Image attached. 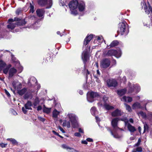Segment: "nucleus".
<instances>
[{
  "label": "nucleus",
  "instance_id": "36",
  "mask_svg": "<svg viewBox=\"0 0 152 152\" xmlns=\"http://www.w3.org/2000/svg\"><path fill=\"white\" fill-rule=\"evenodd\" d=\"M26 88H24L21 90H18L17 92L20 95L22 96L26 92Z\"/></svg>",
  "mask_w": 152,
  "mask_h": 152
},
{
  "label": "nucleus",
  "instance_id": "27",
  "mask_svg": "<svg viewBox=\"0 0 152 152\" xmlns=\"http://www.w3.org/2000/svg\"><path fill=\"white\" fill-rule=\"evenodd\" d=\"M121 100L124 102H130L132 100V98L129 96H124L122 98H121Z\"/></svg>",
  "mask_w": 152,
  "mask_h": 152
},
{
  "label": "nucleus",
  "instance_id": "35",
  "mask_svg": "<svg viewBox=\"0 0 152 152\" xmlns=\"http://www.w3.org/2000/svg\"><path fill=\"white\" fill-rule=\"evenodd\" d=\"M23 97L25 99H28L29 98L31 99L32 98V96L31 92L28 91L26 92L24 96Z\"/></svg>",
  "mask_w": 152,
  "mask_h": 152
},
{
  "label": "nucleus",
  "instance_id": "24",
  "mask_svg": "<svg viewBox=\"0 0 152 152\" xmlns=\"http://www.w3.org/2000/svg\"><path fill=\"white\" fill-rule=\"evenodd\" d=\"M122 113H123V112H122L120 110L117 109L112 112L111 115L113 117L120 116L122 114Z\"/></svg>",
  "mask_w": 152,
  "mask_h": 152
},
{
  "label": "nucleus",
  "instance_id": "58",
  "mask_svg": "<svg viewBox=\"0 0 152 152\" xmlns=\"http://www.w3.org/2000/svg\"><path fill=\"white\" fill-rule=\"evenodd\" d=\"M95 81L98 84L100 83V80L97 77H95Z\"/></svg>",
  "mask_w": 152,
  "mask_h": 152
},
{
  "label": "nucleus",
  "instance_id": "10",
  "mask_svg": "<svg viewBox=\"0 0 152 152\" xmlns=\"http://www.w3.org/2000/svg\"><path fill=\"white\" fill-rule=\"evenodd\" d=\"M100 97L97 93L94 92H89L87 94V98L88 101L90 102H92L94 101V98L96 97L98 98Z\"/></svg>",
  "mask_w": 152,
  "mask_h": 152
},
{
  "label": "nucleus",
  "instance_id": "59",
  "mask_svg": "<svg viewBox=\"0 0 152 152\" xmlns=\"http://www.w3.org/2000/svg\"><path fill=\"white\" fill-rule=\"evenodd\" d=\"M86 140L87 141L89 142H93V140L91 138H88L86 139Z\"/></svg>",
  "mask_w": 152,
  "mask_h": 152
},
{
  "label": "nucleus",
  "instance_id": "29",
  "mask_svg": "<svg viewBox=\"0 0 152 152\" xmlns=\"http://www.w3.org/2000/svg\"><path fill=\"white\" fill-rule=\"evenodd\" d=\"M29 7L30 8L29 12L30 13H33L35 11V4L32 1L29 3Z\"/></svg>",
  "mask_w": 152,
  "mask_h": 152
},
{
  "label": "nucleus",
  "instance_id": "34",
  "mask_svg": "<svg viewBox=\"0 0 152 152\" xmlns=\"http://www.w3.org/2000/svg\"><path fill=\"white\" fill-rule=\"evenodd\" d=\"M11 66L10 64H9L6 65L5 67L3 68V72L5 74H7L8 73V71L10 69V68Z\"/></svg>",
  "mask_w": 152,
  "mask_h": 152
},
{
  "label": "nucleus",
  "instance_id": "61",
  "mask_svg": "<svg viewBox=\"0 0 152 152\" xmlns=\"http://www.w3.org/2000/svg\"><path fill=\"white\" fill-rule=\"evenodd\" d=\"M83 88L85 89H87L88 88V87L87 86V84L86 83L84 85H83Z\"/></svg>",
  "mask_w": 152,
  "mask_h": 152
},
{
  "label": "nucleus",
  "instance_id": "49",
  "mask_svg": "<svg viewBox=\"0 0 152 152\" xmlns=\"http://www.w3.org/2000/svg\"><path fill=\"white\" fill-rule=\"evenodd\" d=\"M151 12V13L152 12V8L151 6L149 7V10L147 11V10L145 11V12L148 14L149 13Z\"/></svg>",
  "mask_w": 152,
  "mask_h": 152
},
{
  "label": "nucleus",
  "instance_id": "57",
  "mask_svg": "<svg viewBox=\"0 0 152 152\" xmlns=\"http://www.w3.org/2000/svg\"><path fill=\"white\" fill-rule=\"evenodd\" d=\"M81 143L83 144H87L88 143L87 141L86 140H82L81 141Z\"/></svg>",
  "mask_w": 152,
  "mask_h": 152
},
{
  "label": "nucleus",
  "instance_id": "8",
  "mask_svg": "<svg viewBox=\"0 0 152 152\" xmlns=\"http://www.w3.org/2000/svg\"><path fill=\"white\" fill-rule=\"evenodd\" d=\"M108 99V98L107 97L105 96H104L102 98V101H101L99 102L98 103V105L104 106L107 110L113 109L114 108V107L107 104V102Z\"/></svg>",
  "mask_w": 152,
  "mask_h": 152
},
{
  "label": "nucleus",
  "instance_id": "20",
  "mask_svg": "<svg viewBox=\"0 0 152 152\" xmlns=\"http://www.w3.org/2000/svg\"><path fill=\"white\" fill-rule=\"evenodd\" d=\"M103 41V38L102 36H96L95 37L93 42L95 44H97L95 45V46H97L98 44H101Z\"/></svg>",
  "mask_w": 152,
  "mask_h": 152
},
{
  "label": "nucleus",
  "instance_id": "38",
  "mask_svg": "<svg viewBox=\"0 0 152 152\" xmlns=\"http://www.w3.org/2000/svg\"><path fill=\"white\" fill-rule=\"evenodd\" d=\"M6 63L3 61L0 60V71H1L3 68L6 66Z\"/></svg>",
  "mask_w": 152,
  "mask_h": 152
},
{
  "label": "nucleus",
  "instance_id": "48",
  "mask_svg": "<svg viewBox=\"0 0 152 152\" xmlns=\"http://www.w3.org/2000/svg\"><path fill=\"white\" fill-rule=\"evenodd\" d=\"M22 11V10L21 8L18 9L16 11V13L18 15H19L20 13H21Z\"/></svg>",
  "mask_w": 152,
  "mask_h": 152
},
{
  "label": "nucleus",
  "instance_id": "21",
  "mask_svg": "<svg viewBox=\"0 0 152 152\" xmlns=\"http://www.w3.org/2000/svg\"><path fill=\"white\" fill-rule=\"evenodd\" d=\"M36 12L38 16L43 17L45 10L44 9H38L36 10Z\"/></svg>",
  "mask_w": 152,
  "mask_h": 152
},
{
  "label": "nucleus",
  "instance_id": "33",
  "mask_svg": "<svg viewBox=\"0 0 152 152\" xmlns=\"http://www.w3.org/2000/svg\"><path fill=\"white\" fill-rule=\"evenodd\" d=\"M62 126L64 127L66 126L67 128H69L71 127L70 121H67L66 120L64 121Z\"/></svg>",
  "mask_w": 152,
  "mask_h": 152
},
{
  "label": "nucleus",
  "instance_id": "26",
  "mask_svg": "<svg viewBox=\"0 0 152 152\" xmlns=\"http://www.w3.org/2000/svg\"><path fill=\"white\" fill-rule=\"evenodd\" d=\"M93 35L91 34L89 36H88L85 39L84 42V45L86 46L90 42L91 40L93 38Z\"/></svg>",
  "mask_w": 152,
  "mask_h": 152
},
{
  "label": "nucleus",
  "instance_id": "31",
  "mask_svg": "<svg viewBox=\"0 0 152 152\" xmlns=\"http://www.w3.org/2000/svg\"><path fill=\"white\" fill-rule=\"evenodd\" d=\"M118 43V42L117 40L113 41L109 45H107L106 48H110L113 47L117 45Z\"/></svg>",
  "mask_w": 152,
  "mask_h": 152
},
{
  "label": "nucleus",
  "instance_id": "37",
  "mask_svg": "<svg viewBox=\"0 0 152 152\" xmlns=\"http://www.w3.org/2000/svg\"><path fill=\"white\" fill-rule=\"evenodd\" d=\"M106 128L107 129V130L108 131H109L110 132L111 134L113 136V137H114L115 138H120L121 137L120 136L118 135L117 134H113V132L112 131V130L110 129V128H108V127H106Z\"/></svg>",
  "mask_w": 152,
  "mask_h": 152
},
{
  "label": "nucleus",
  "instance_id": "15",
  "mask_svg": "<svg viewBox=\"0 0 152 152\" xmlns=\"http://www.w3.org/2000/svg\"><path fill=\"white\" fill-rule=\"evenodd\" d=\"M121 121H124L125 125L127 126L129 130L131 132H134L136 130L135 127L132 126L129 124L128 123L129 120L126 118H124V119H121Z\"/></svg>",
  "mask_w": 152,
  "mask_h": 152
},
{
  "label": "nucleus",
  "instance_id": "25",
  "mask_svg": "<svg viewBox=\"0 0 152 152\" xmlns=\"http://www.w3.org/2000/svg\"><path fill=\"white\" fill-rule=\"evenodd\" d=\"M60 112L58 111L56 109H54L53 112L52 117L55 120H58V116L59 115Z\"/></svg>",
  "mask_w": 152,
  "mask_h": 152
},
{
  "label": "nucleus",
  "instance_id": "39",
  "mask_svg": "<svg viewBox=\"0 0 152 152\" xmlns=\"http://www.w3.org/2000/svg\"><path fill=\"white\" fill-rule=\"evenodd\" d=\"M91 114L93 115H95L98 112L96 110V108L94 107H92L91 109Z\"/></svg>",
  "mask_w": 152,
  "mask_h": 152
},
{
  "label": "nucleus",
  "instance_id": "22",
  "mask_svg": "<svg viewBox=\"0 0 152 152\" xmlns=\"http://www.w3.org/2000/svg\"><path fill=\"white\" fill-rule=\"evenodd\" d=\"M17 72V69L14 67L10 68L9 71V77H12Z\"/></svg>",
  "mask_w": 152,
  "mask_h": 152
},
{
  "label": "nucleus",
  "instance_id": "32",
  "mask_svg": "<svg viewBox=\"0 0 152 152\" xmlns=\"http://www.w3.org/2000/svg\"><path fill=\"white\" fill-rule=\"evenodd\" d=\"M40 102V100L39 98L37 96L36 97L33 103V104L34 108H35L37 105L39 104Z\"/></svg>",
  "mask_w": 152,
  "mask_h": 152
},
{
  "label": "nucleus",
  "instance_id": "19",
  "mask_svg": "<svg viewBox=\"0 0 152 152\" xmlns=\"http://www.w3.org/2000/svg\"><path fill=\"white\" fill-rule=\"evenodd\" d=\"M12 85L15 89L17 91L21 89L22 87L21 83L18 80L13 81L12 83Z\"/></svg>",
  "mask_w": 152,
  "mask_h": 152
},
{
  "label": "nucleus",
  "instance_id": "64",
  "mask_svg": "<svg viewBox=\"0 0 152 152\" xmlns=\"http://www.w3.org/2000/svg\"><path fill=\"white\" fill-rule=\"evenodd\" d=\"M57 34L58 35H60L61 37H62L63 34L62 33H61L59 31H58L57 32Z\"/></svg>",
  "mask_w": 152,
  "mask_h": 152
},
{
  "label": "nucleus",
  "instance_id": "52",
  "mask_svg": "<svg viewBox=\"0 0 152 152\" xmlns=\"http://www.w3.org/2000/svg\"><path fill=\"white\" fill-rule=\"evenodd\" d=\"M58 128L62 132V133H64L65 132L63 129L60 126H58Z\"/></svg>",
  "mask_w": 152,
  "mask_h": 152
},
{
  "label": "nucleus",
  "instance_id": "47",
  "mask_svg": "<svg viewBox=\"0 0 152 152\" xmlns=\"http://www.w3.org/2000/svg\"><path fill=\"white\" fill-rule=\"evenodd\" d=\"M67 151L69 152H79L78 151L75 150L74 148H69Z\"/></svg>",
  "mask_w": 152,
  "mask_h": 152
},
{
  "label": "nucleus",
  "instance_id": "62",
  "mask_svg": "<svg viewBox=\"0 0 152 152\" xmlns=\"http://www.w3.org/2000/svg\"><path fill=\"white\" fill-rule=\"evenodd\" d=\"M78 130L79 132L82 133H83L84 132L83 129L80 128Z\"/></svg>",
  "mask_w": 152,
  "mask_h": 152
},
{
  "label": "nucleus",
  "instance_id": "23",
  "mask_svg": "<svg viewBox=\"0 0 152 152\" xmlns=\"http://www.w3.org/2000/svg\"><path fill=\"white\" fill-rule=\"evenodd\" d=\"M40 25L37 22H35L34 24H29L28 27L29 28H32L34 29H37L39 28Z\"/></svg>",
  "mask_w": 152,
  "mask_h": 152
},
{
  "label": "nucleus",
  "instance_id": "13",
  "mask_svg": "<svg viewBox=\"0 0 152 152\" xmlns=\"http://www.w3.org/2000/svg\"><path fill=\"white\" fill-rule=\"evenodd\" d=\"M107 85L109 87H115L118 85V82L114 79H109L106 81Z\"/></svg>",
  "mask_w": 152,
  "mask_h": 152
},
{
  "label": "nucleus",
  "instance_id": "45",
  "mask_svg": "<svg viewBox=\"0 0 152 152\" xmlns=\"http://www.w3.org/2000/svg\"><path fill=\"white\" fill-rule=\"evenodd\" d=\"M143 124L144 128V131L143 133H144L146 131H148V126L146 122H144L143 123Z\"/></svg>",
  "mask_w": 152,
  "mask_h": 152
},
{
  "label": "nucleus",
  "instance_id": "3",
  "mask_svg": "<svg viewBox=\"0 0 152 152\" xmlns=\"http://www.w3.org/2000/svg\"><path fill=\"white\" fill-rule=\"evenodd\" d=\"M103 54L106 56H113L118 58L121 56V52L120 49L117 50L111 49L104 52Z\"/></svg>",
  "mask_w": 152,
  "mask_h": 152
},
{
  "label": "nucleus",
  "instance_id": "7",
  "mask_svg": "<svg viewBox=\"0 0 152 152\" xmlns=\"http://www.w3.org/2000/svg\"><path fill=\"white\" fill-rule=\"evenodd\" d=\"M126 23L125 22L120 23L118 24V28L117 32L119 34L121 35H126L128 33L126 30Z\"/></svg>",
  "mask_w": 152,
  "mask_h": 152
},
{
  "label": "nucleus",
  "instance_id": "14",
  "mask_svg": "<svg viewBox=\"0 0 152 152\" xmlns=\"http://www.w3.org/2000/svg\"><path fill=\"white\" fill-rule=\"evenodd\" d=\"M77 8L80 12L84 13L86 10L85 3L83 1H79L78 2Z\"/></svg>",
  "mask_w": 152,
  "mask_h": 152
},
{
  "label": "nucleus",
  "instance_id": "42",
  "mask_svg": "<svg viewBox=\"0 0 152 152\" xmlns=\"http://www.w3.org/2000/svg\"><path fill=\"white\" fill-rule=\"evenodd\" d=\"M7 140L10 141L13 145H15L17 143V142L16 140L13 138H8L7 139Z\"/></svg>",
  "mask_w": 152,
  "mask_h": 152
},
{
  "label": "nucleus",
  "instance_id": "28",
  "mask_svg": "<svg viewBox=\"0 0 152 152\" xmlns=\"http://www.w3.org/2000/svg\"><path fill=\"white\" fill-rule=\"evenodd\" d=\"M14 65L15 66L16 68H19L20 70V72L23 69L22 67L21 66L20 64V62L19 61L15 60L13 61Z\"/></svg>",
  "mask_w": 152,
  "mask_h": 152
},
{
  "label": "nucleus",
  "instance_id": "18",
  "mask_svg": "<svg viewBox=\"0 0 152 152\" xmlns=\"http://www.w3.org/2000/svg\"><path fill=\"white\" fill-rule=\"evenodd\" d=\"M124 118H122L124 119ZM122 119H120V118H116L113 119L111 122V124L114 130H116L119 129V128L118 126V121Z\"/></svg>",
  "mask_w": 152,
  "mask_h": 152
},
{
  "label": "nucleus",
  "instance_id": "51",
  "mask_svg": "<svg viewBox=\"0 0 152 152\" xmlns=\"http://www.w3.org/2000/svg\"><path fill=\"white\" fill-rule=\"evenodd\" d=\"M59 2L60 5V6H64L66 5L65 3L63 1H62L61 0H60L59 1Z\"/></svg>",
  "mask_w": 152,
  "mask_h": 152
},
{
  "label": "nucleus",
  "instance_id": "16",
  "mask_svg": "<svg viewBox=\"0 0 152 152\" xmlns=\"http://www.w3.org/2000/svg\"><path fill=\"white\" fill-rule=\"evenodd\" d=\"M32 104L31 102L30 101H28L26 104H24V107H22V110L24 114L27 113V110H31V106Z\"/></svg>",
  "mask_w": 152,
  "mask_h": 152
},
{
  "label": "nucleus",
  "instance_id": "63",
  "mask_svg": "<svg viewBox=\"0 0 152 152\" xmlns=\"http://www.w3.org/2000/svg\"><path fill=\"white\" fill-rule=\"evenodd\" d=\"M12 113L13 115H17V113L15 111V110H13L12 109Z\"/></svg>",
  "mask_w": 152,
  "mask_h": 152
},
{
  "label": "nucleus",
  "instance_id": "56",
  "mask_svg": "<svg viewBox=\"0 0 152 152\" xmlns=\"http://www.w3.org/2000/svg\"><path fill=\"white\" fill-rule=\"evenodd\" d=\"M7 144H4L3 143L0 144V146L2 148H4L7 145Z\"/></svg>",
  "mask_w": 152,
  "mask_h": 152
},
{
  "label": "nucleus",
  "instance_id": "11",
  "mask_svg": "<svg viewBox=\"0 0 152 152\" xmlns=\"http://www.w3.org/2000/svg\"><path fill=\"white\" fill-rule=\"evenodd\" d=\"M90 47H88L84 51L81 55L82 58L85 64L89 59L88 53L90 50Z\"/></svg>",
  "mask_w": 152,
  "mask_h": 152
},
{
  "label": "nucleus",
  "instance_id": "40",
  "mask_svg": "<svg viewBox=\"0 0 152 152\" xmlns=\"http://www.w3.org/2000/svg\"><path fill=\"white\" fill-rule=\"evenodd\" d=\"M31 80L32 81H34V82L35 83V84H37L36 86H37V89L38 90L40 88V84H37V80L35 78L33 77L31 78Z\"/></svg>",
  "mask_w": 152,
  "mask_h": 152
},
{
  "label": "nucleus",
  "instance_id": "46",
  "mask_svg": "<svg viewBox=\"0 0 152 152\" xmlns=\"http://www.w3.org/2000/svg\"><path fill=\"white\" fill-rule=\"evenodd\" d=\"M28 18L29 20H35L36 19V17L34 15H30L28 16Z\"/></svg>",
  "mask_w": 152,
  "mask_h": 152
},
{
  "label": "nucleus",
  "instance_id": "9",
  "mask_svg": "<svg viewBox=\"0 0 152 152\" xmlns=\"http://www.w3.org/2000/svg\"><path fill=\"white\" fill-rule=\"evenodd\" d=\"M39 4L42 6H46V8H50L53 4L52 0H38Z\"/></svg>",
  "mask_w": 152,
  "mask_h": 152
},
{
  "label": "nucleus",
  "instance_id": "5",
  "mask_svg": "<svg viewBox=\"0 0 152 152\" xmlns=\"http://www.w3.org/2000/svg\"><path fill=\"white\" fill-rule=\"evenodd\" d=\"M143 103L142 105L139 102H136L134 103L132 105V108L133 109H140L142 110H147L146 106L148 102V101L147 100H144L141 101Z\"/></svg>",
  "mask_w": 152,
  "mask_h": 152
},
{
  "label": "nucleus",
  "instance_id": "17",
  "mask_svg": "<svg viewBox=\"0 0 152 152\" xmlns=\"http://www.w3.org/2000/svg\"><path fill=\"white\" fill-rule=\"evenodd\" d=\"M138 114L139 115H141L143 118H147V116L146 114L142 111H140L138 113ZM147 118L149 119L152 125V113H149L148 114Z\"/></svg>",
  "mask_w": 152,
  "mask_h": 152
},
{
  "label": "nucleus",
  "instance_id": "1",
  "mask_svg": "<svg viewBox=\"0 0 152 152\" xmlns=\"http://www.w3.org/2000/svg\"><path fill=\"white\" fill-rule=\"evenodd\" d=\"M26 23L25 20H20L17 17H15L14 19H9L8 20L7 27L10 30H12L17 26H23L26 24Z\"/></svg>",
  "mask_w": 152,
  "mask_h": 152
},
{
  "label": "nucleus",
  "instance_id": "12",
  "mask_svg": "<svg viewBox=\"0 0 152 152\" xmlns=\"http://www.w3.org/2000/svg\"><path fill=\"white\" fill-rule=\"evenodd\" d=\"M110 61L109 59H103L101 61L100 66L102 68L105 69L110 66Z\"/></svg>",
  "mask_w": 152,
  "mask_h": 152
},
{
  "label": "nucleus",
  "instance_id": "41",
  "mask_svg": "<svg viewBox=\"0 0 152 152\" xmlns=\"http://www.w3.org/2000/svg\"><path fill=\"white\" fill-rule=\"evenodd\" d=\"M51 109V108H48V107H45L43 108V111L44 113L48 114L50 113Z\"/></svg>",
  "mask_w": 152,
  "mask_h": 152
},
{
  "label": "nucleus",
  "instance_id": "50",
  "mask_svg": "<svg viewBox=\"0 0 152 152\" xmlns=\"http://www.w3.org/2000/svg\"><path fill=\"white\" fill-rule=\"evenodd\" d=\"M38 118L39 120L42 122H44L45 121V119L44 118L40 116H38Z\"/></svg>",
  "mask_w": 152,
  "mask_h": 152
},
{
  "label": "nucleus",
  "instance_id": "4",
  "mask_svg": "<svg viewBox=\"0 0 152 152\" xmlns=\"http://www.w3.org/2000/svg\"><path fill=\"white\" fill-rule=\"evenodd\" d=\"M126 89L128 94L132 93L134 92L137 93L140 91V87L137 84H132L129 82L128 83V86Z\"/></svg>",
  "mask_w": 152,
  "mask_h": 152
},
{
  "label": "nucleus",
  "instance_id": "54",
  "mask_svg": "<svg viewBox=\"0 0 152 152\" xmlns=\"http://www.w3.org/2000/svg\"><path fill=\"white\" fill-rule=\"evenodd\" d=\"M62 147L66 149L67 151L69 148V147L66 145L63 144L62 145Z\"/></svg>",
  "mask_w": 152,
  "mask_h": 152
},
{
  "label": "nucleus",
  "instance_id": "55",
  "mask_svg": "<svg viewBox=\"0 0 152 152\" xmlns=\"http://www.w3.org/2000/svg\"><path fill=\"white\" fill-rule=\"evenodd\" d=\"M74 135L75 136L80 137L81 136V134L79 132H76L74 134Z\"/></svg>",
  "mask_w": 152,
  "mask_h": 152
},
{
  "label": "nucleus",
  "instance_id": "6",
  "mask_svg": "<svg viewBox=\"0 0 152 152\" xmlns=\"http://www.w3.org/2000/svg\"><path fill=\"white\" fill-rule=\"evenodd\" d=\"M67 117L69 119L71 122L72 126L74 128L77 127L78 126V123L77 121L78 118L77 116L73 113H68Z\"/></svg>",
  "mask_w": 152,
  "mask_h": 152
},
{
  "label": "nucleus",
  "instance_id": "30",
  "mask_svg": "<svg viewBox=\"0 0 152 152\" xmlns=\"http://www.w3.org/2000/svg\"><path fill=\"white\" fill-rule=\"evenodd\" d=\"M127 91V89L126 88L119 89L117 91V93L118 95L120 96H121L126 93Z\"/></svg>",
  "mask_w": 152,
  "mask_h": 152
},
{
  "label": "nucleus",
  "instance_id": "53",
  "mask_svg": "<svg viewBox=\"0 0 152 152\" xmlns=\"http://www.w3.org/2000/svg\"><path fill=\"white\" fill-rule=\"evenodd\" d=\"M4 91L5 93L7 95V96L8 97H10L11 96V95L9 93V92L8 91L4 89Z\"/></svg>",
  "mask_w": 152,
  "mask_h": 152
},
{
  "label": "nucleus",
  "instance_id": "43",
  "mask_svg": "<svg viewBox=\"0 0 152 152\" xmlns=\"http://www.w3.org/2000/svg\"><path fill=\"white\" fill-rule=\"evenodd\" d=\"M142 151V148L141 147H138L135 149H134L132 152H141Z\"/></svg>",
  "mask_w": 152,
  "mask_h": 152
},
{
  "label": "nucleus",
  "instance_id": "2",
  "mask_svg": "<svg viewBox=\"0 0 152 152\" xmlns=\"http://www.w3.org/2000/svg\"><path fill=\"white\" fill-rule=\"evenodd\" d=\"M78 2V1L77 0H72L69 2L68 4L71 12L70 13L74 16H76L78 14L77 10Z\"/></svg>",
  "mask_w": 152,
  "mask_h": 152
},
{
  "label": "nucleus",
  "instance_id": "60",
  "mask_svg": "<svg viewBox=\"0 0 152 152\" xmlns=\"http://www.w3.org/2000/svg\"><path fill=\"white\" fill-rule=\"evenodd\" d=\"M42 107L41 106L39 105L37 107V110L38 111L41 110L42 109Z\"/></svg>",
  "mask_w": 152,
  "mask_h": 152
},
{
  "label": "nucleus",
  "instance_id": "44",
  "mask_svg": "<svg viewBox=\"0 0 152 152\" xmlns=\"http://www.w3.org/2000/svg\"><path fill=\"white\" fill-rule=\"evenodd\" d=\"M124 104L125 106L126 110H127L129 112H131L132 111V110L130 106L126 103H124Z\"/></svg>",
  "mask_w": 152,
  "mask_h": 152
}]
</instances>
